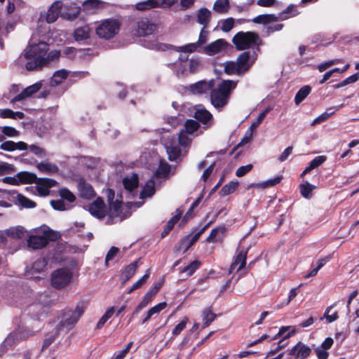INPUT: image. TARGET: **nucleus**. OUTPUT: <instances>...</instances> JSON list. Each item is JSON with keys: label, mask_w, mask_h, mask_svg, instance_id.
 <instances>
[{"label": "nucleus", "mask_w": 359, "mask_h": 359, "mask_svg": "<svg viewBox=\"0 0 359 359\" xmlns=\"http://www.w3.org/2000/svg\"><path fill=\"white\" fill-rule=\"evenodd\" d=\"M311 353V348L303 344L302 341H299L292 348L288 351L290 355H294L295 359H306Z\"/></svg>", "instance_id": "nucleus-12"}, {"label": "nucleus", "mask_w": 359, "mask_h": 359, "mask_svg": "<svg viewBox=\"0 0 359 359\" xmlns=\"http://www.w3.org/2000/svg\"><path fill=\"white\" fill-rule=\"evenodd\" d=\"M211 222L206 224L198 231L196 232L197 229H193L191 234L187 235L182 238L175 247V251L177 252L185 253L197 241L204 231L210 226Z\"/></svg>", "instance_id": "nucleus-5"}, {"label": "nucleus", "mask_w": 359, "mask_h": 359, "mask_svg": "<svg viewBox=\"0 0 359 359\" xmlns=\"http://www.w3.org/2000/svg\"><path fill=\"white\" fill-rule=\"evenodd\" d=\"M83 312V309L79 305L76 306L74 310L65 309L63 320L61 321L60 325L65 327L67 330H72L79 321Z\"/></svg>", "instance_id": "nucleus-7"}, {"label": "nucleus", "mask_w": 359, "mask_h": 359, "mask_svg": "<svg viewBox=\"0 0 359 359\" xmlns=\"http://www.w3.org/2000/svg\"><path fill=\"white\" fill-rule=\"evenodd\" d=\"M248 255V250H241L237 256L236 257L234 261L230 266L229 273L231 274L235 269L236 265L239 264V266L237 269V271H239L245 268L246 265V259Z\"/></svg>", "instance_id": "nucleus-20"}, {"label": "nucleus", "mask_w": 359, "mask_h": 359, "mask_svg": "<svg viewBox=\"0 0 359 359\" xmlns=\"http://www.w3.org/2000/svg\"><path fill=\"white\" fill-rule=\"evenodd\" d=\"M234 26V19L233 18H228L224 20L221 26V29L224 32L231 31Z\"/></svg>", "instance_id": "nucleus-54"}, {"label": "nucleus", "mask_w": 359, "mask_h": 359, "mask_svg": "<svg viewBox=\"0 0 359 359\" xmlns=\"http://www.w3.org/2000/svg\"><path fill=\"white\" fill-rule=\"evenodd\" d=\"M201 46L200 45L197 44V41L196 43H188L187 45H184L183 46L179 47V50L180 51L184 52V53H194L198 50V48H201Z\"/></svg>", "instance_id": "nucleus-52"}, {"label": "nucleus", "mask_w": 359, "mask_h": 359, "mask_svg": "<svg viewBox=\"0 0 359 359\" xmlns=\"http://www.w3.org/2000/svg\"><path fill=\"white\" fill-rule=\"evenodd\" d=\"M121 27V22L117 19L108 18L102 20L96 27L95 33L99 38L110 40L118 34Z\"/></svg>", "instance_id": "nucleus-4"}, {"label": "nucleus", "mask_w": 359, "mask_h": 359, "mask_svg": "<svg viewBox=\"0 0 359 359\" xmlns=\"http://www.w3.org/2000/svg\"><path fill=\"white\" fill-rule=\"evenodd\" d=\"M72 279V273L69 269L61 268L54 271L51 275V285L57 290L67 286Z\"/></svg>", "instance_id": "nucleus-6"}, {"label": "nucleus", "mask_w": 359, "mask_h": 359, "mask_svg": "<svg viewBox=\"0 0 359 359\" xmlns=\"http://www.w3.org/2000/svg\"><path fill=\"white\" fill-rule=\"evenodd\" d=\"M359 79V73H355L344 80L341 81V82L338 83L337 84H335L333 86V88L335 89L342 88L346 85L353 83L356 82Z\"/></svg>", "instance_id": "nucleus-45"}, {"label": "nucleus", "mask_w": 359, "mask_h": 359, "mask_svg": "<svg viewBox=\"0 0 359 359\" xmlns=\"http://www.w3.org/2000/svg\"><path fill=\"white\" fill-rule=\"evenodd\" d=\"M122 202L119 200H114L109 203V209L113 216H118L121 208Z\"/></svg>", "instance_id": "nucleus-50"}, {"label": "nucleus", "mask_w": 359, "mask_h": 359, "mask_svg": "<svg viewBox=\"0 0 359 359\" xmlns=\"http://www.w3.org/2000/svg\"><path fill=\"white\" fill-rule=\"evenodd\" d=\"M119 249L115 246L111 247L109 250L107 252L105 257V264H108L110 260H112L118 253Z\"/></svg>", "instance_id": "nucleus-60"}, {"label": "nucleus", "mask_w": 359, "mask_h": 359, "mask_svg": "<svg viewBox=\"0 0 359 359\" xmlns=\"http://www.w3.org/2000/svg\"><path fill=\"white\" fill-rule=\"evenodd\" d=\"M6 233L12 238L21 239L25 236L26 231L22 226H17L6 230Z\"/></svg>", "instance_id": "nucleus-35"}, {"label": "nucleus", "mask_w": 359, "mask_h": 359, "mask_svg": "<svg viewBox=\"0 0 359 359\" xmlns=\"http://www.w3.org/2000/svg\"><path fill=\"white\" fill-rule=\"evenodd\" d=\"M149 270H147V273L144 276H142L137 281L133 283L131 288L128 290V293L130 294L133 292L134 290H136L138 288H140L147 281L149 276Z\"/></svg>", "instance_id": "nucleus-49"}, {"label": "nucleus", "mask_w": 359, "mask_h": 359, "mask_svg": "<svg viewBox=\"0 0 359 359\" xmlns=\"http://www.w3.org/2000/svg\"><path fill=\"white\" fill-rule=\"evenodd\" d=\"M188 320V318L185 317L180 323H179L172 330V335L177 336L180 334L181 332L186 327Z\"/></svg>", "instance_id": "nucleus-56"}, {"label": "nucleus", "mask_w": 359, "mask_h": 359, "mask_svg": "<svg viewBox=\"0 0 359 359\" xmlns=\"http://www.w3.org/2000/svg\"><path fill=\"white\" fill-rule=\"evenodd\" d=\"M16 177L18 178V181H19V185L20 184H33L35 183L36 180H37V177L35 174L27 171H22L18 172L16 175Z\"/></svg>", "instance_id": "nucleus-25"}, {"label": "nucleus", "mask_w": 359, "mask_h": 359, "mask_svg": "<svg viewBox=\"0 0 359 359\" xmlns=\"http://www.w3.org/2000/svg\"><path fill=\"white\" fill-rule=\"evenodd\" d=\"M79 196L82 198L90 199L95 196V191L93 187L86 182L84 180H81L78 184Z\"/></svg>", "instance_id": "nucleus-21"}, {"label": "nucleus", "mask_w": 359, "mask_h": 359, "mask_svg": "<svg viewBox=\"0 0 359 359\" xmlns=\"http://www.w3.org/2000/svg\"><path fill=\"white\" fill-rule=\"evenodd\" d=\"M227 232V228L225 225L219 226L217 228L212 229L210 235L206 238L207 243H222L224 238Z\"/></svg>", "instance_id": "nucleus-16"}, {"label": "nucleus", "mask_w": 359, "mask_h": 359, "mask_svg": "<svg viewBox=\"0 0 359 359\" xmlns=\"http://www.w3.org/2000/svg\"><path fill=\"white\" fill-rule=\"evenodd\" d=\"M206 29L203 27L199 34L197 44L201 46H203L208 41V32L205 30Z\"/></svg>", "instance_id": "nucleus-63"}, {"label": "nucleus", "mask_w": 359, "mask_h": 359, "mask_svg": "<svg viewBox=\"0 0 359 359\" xmlns=\"http://www.w3.org/2000/svg\"><path fill=\"white\" fill-rule=\"evenodd\" d=\"M201 262L200 261L194 260L187 266L180 269V272L186 273L187 276H191L201 266Z\"/></svg>", "instance_id": "nucleus-38"}, {"label": "nucleus", "mask_w": 359, "mask_h": 359, "mask_svg": "<svg viewBox=\"0 0 359 359\" xmlns=\"http://www.w3.org/2000/svg\"><path fill=\"white\" fill-rule=\"evenodd\" d=\"M42 85L41 83H36L25 88L20 93L15 95L12 100L11 102L15 103L17 102L22 101L27 97L33 95L37 93L41 88Z\"/></svg>", "instance_id": "nucleus-15"}, {"label": "nucleus", "mask_w": 359, "mask_h": 359, "mask_svg": "<svg viewBox=\"0 0 359 359\" xmlns=\"http://www.w3.org/2000/svg\"><path fill=\"white\" fill-rule=\"evenodd\" d=\"M278 20L279 18L275 14H262L254 18L252 22L256 24L267 25Z\"/></svg>", "instance_id": "nucleus-26"}, {"label": "nucleus", "mask_w": 359, "mask_h": 359, "mask_svg": "<svg viewBox=\"0 0 359 359\" xmlns=\"http://www.w3.org/2000/svg\"><path fill=\"white\" fill-rule=\"evenodd\" d=\"M158 0H146L138 2L135 4V8L137 11H144L151 8H159Z\"/></svg>", "instance_id": "nucleus-29"}, {"label": "nucleus", "mask_w": 359, "mask_h": 359, "mask_svg": "<svg viewBox=\"0 0 359 359\" xmlns=\"http://www.w3.org/2000/svg\"><path fill=\"white\" fill-rule=\"evenodd\" d=\"M48 50V45L46 42H39L30 45L24 53L26 59H33L26 63L25 67L28 71H34L41 69L48 64V59L45 55Z\"/></svg>", "instance_id": "nucleus-1"}, {"label": "nucleus", "mask_w": 359, "mask_h": 359, "mask_svg": "<svg viewBox=\"0 0 359 359\" xmlns=\"http://www.w3.org/2000/svg\"><path fill=\"white\" fill-rule=\"evenodd\" d=\"M252 164L241 166L236 171V175L238 177H243L249 172L252 169Z\"/></svg>", "instance_id": "nucleus-61"}, {"label": "nucleus", "mask_w": 359, "mask_h": 359, "mask_svg": "<svg viewBox=\"0 0 359 359\" xmlns=\"http://www.w3.org/2000/svg\"><path fill=\"white\" fill-rule=\"evenodd\" d=\"M35 184H37L36 190L39 195L46 196L49 194V189L56 186L57 182L53 179L37 177Z\"/></svg>", "instance_id": "nucleus-13"}, {"label": "nucleus", "mask_w": 359, "mask_h": 359, "mask_svg": "<svg viewBox=\"0 0 359 359\" xmlns=\"http://www.w3.org/2000/svg\"><path fill=\"white\" fill-rule=\"evenodd\" d=\"M200 124L196 120L188 119L184 123L185 133L192 134L198 130Z\"/></svg>", "instance_id": "nucleus-46"}, {"label": "nucleus", "mask_w": 359, "mask_h": 359, "mask_svg": "<svg viewBox=\"0 0 359 359\" xmlns=\"http://www.w3.org/2000/svg\"><path fill=\"white\" fill-rule=\"evenodd\" d=\"M326 160V156H318L311 160L309 164L315 169L325 162Z\"/></svg>", "instance_id": "nucleus-62"}, {"label": "nucleus", "mask_w": 359, "mask_h": 359, "mask_svg": "<svg viewBox=\"0 0 359 359\" xmlns=\"http://www.w3.org/2000/svg\"><path fill=\"white\" fill-rule=\"evenodd\" d=\"M269 111H270V109L267 108V109H264L262 112H261L259 114L257 120L252 123V124L250 127V130H254L257 127H258V126L263 121V120L264 119V118L266 117L267 114L269 112Z\"/></svg>", "instance_id": "nucleus-53"}, {"label": "nucleus", "mask_w": 359, "mask_h": 359, "mask_svg": "<svg viewBox=\"0 0 359 359\" xmlns=\"http://www.w3.org/2000/svg\"><path fill=\"white\" fill-rule=\"evenodd\" d=\"M37 168L42 172L55 173L58 171L56 165L48 162H41L37 165Z\"/></svg>", "instance_id": "nucleus-39"}, {"label": "nucleus", "mask_w": 359, "mask_h": 359, "mask_svg": "<svg viewBox=\"0 0 359 359\" xmlns=\"http://www.w3.org/2000/svg\"><path fill=\"white\" fill-rule=\"evenodd\" d=\"M155 29L156 25L148 18H143L136 22L133 32L135 36H145L153 34Z\"/></svg>", "instance_id": "nucleus-9"}, {"label": "nucleus", "mask_w": 359, "mask_h": 359, "mask_svg": "<svg viewBox=\"0 0 359 359\" xmlns=\"http://www.w3.org/2000/svg\"><path fill=\"white\" fill-rule=\"evenodd\" d=\"M215 87V81L213 79L209 81H201L191 86L193 93L198 94L206 93Z\"/></svg>", "instance_id": "nucleus-18"}, {"label": "nucleus", "mask_w": 359, "mask_h": 359, "mask_svg": "<svg viewBox=\"0 0 359 359\" xmlns=\"http://www.w3.org/2000/svg\"><path fill=\"white\" fill-rule=\"evenodd\" d=\"M137 260H135L124 268L121 275L122 283H125L134 276L137 269Z\"/></svg>", "instance_id": "nucleus-23"}, {"label": "nucleus", "mask_w": 359, "mask_h": 359, "mask_svg": "<svg viewBox=\"0 0 359 359\" xmlns=\"http://www.w3.org/2000/svg\"><path fill=\"white\" fill-rule=\"evenodd\" d=\"M216 314L214 313L210 308L205 309L202 311V317H203V325L202 328L204 329L208 327L212 322H213L216 318Z\"/></svg>", "instance_id": "nucleus-30"}, {"label": "nucleus", "mask_w": 359, "mask_h": 359, "mask_svg": "<svg viewBox=\"0 0 359 359\" xmlns=\"http://www.w3.org/2000/svg\"><path fill=\"white\" fill-rule=\"evenodd\" d=\"M337 304V302H334L331 306H328L322 318H320V320H323V318H325L327 322L330 323L335 320H337L339 318L338 312L337 311H334L332 313L330 314L331 310L335 307Z\"/></svg>", "instance_id": "nucleus-36"}, {"label": "nucleus", "mask_w": 359, "mask_h": 359, "mask_svg": "<svg viewBox=\"0 0 359 359\" xmlns=\"http://www.w3.org/2000/svg\"><path fill=\"white\" fill-rule=\"evenodd\" d=\"M68 76V72L65 69L56 71L52 77L51 83L55 85H59Z\"/></svg>", "instance_id": "nucleus-40"}, {"label": "nucleus", "mask_w": 359, "mask_h": 359, "mask_svg": "<svg viewBox=\"0 0 359 359\" xmlns=\"http://www.w3.org/2000/svg\"><path fill=\"white\" fill-rule=\"evenodd\" d=\"M332 109V107L328 108L326 111L323 112L322 114H320L319 116L316 118L312 123V125H316L321 123L322 122L326 121L332 115H333L335 113V111H332V113H328V111H331Z\"/></svg>", "instance_id": "nucleus-47"}, {"label": "nucleus", "mask_w": 359, "mask_h": 359, "mask_svg": "<svg viewBox=\"0 0 359 359\" xmlns=\"http://www.w3.org/2000/svg\"><path fill=\"white\" fill-rule=\"evenodd\" d=\"M15 172L13 165L6 162L0 163V175L11 174Z\"/></svg>", "instance_id": "nucleus-51"}, {"label": "nucleus", "mask_w": 359, "mask_h": 359, "mask_svg": "<svg viewBox=\"0 0 359 359\" xmlns=\"http://www.w3.org/2000/svg\"><path fill=\"white\" fill-rule=\"evenodd\" d=\"M224 72L227 75L243 76L236 61H227L224 63Z\"/></svg>", "instance_id": "nucleus-28"}, {"label": "nucleus", "mask_w": 359, "mask_h": 359, "mask_svg": "<svg viewBox=\"0 0 359 359\" xmlns=\"http://www.w3.org/2000/svg\"><path fill=\"white\" fill-rule=\"evenodd\" d=\"M299 14L294 4H290L285 10L278 14V18L281 20H287L291 17L297 16Z\"/></svg>", "instance_id": "nucleus-32"}, {"label": "nucleus", "mask_w": 359, "mask_h": 359, "mask_svg": "<svg viewBox=\"0 0 359 359\" xmlns=\"http://www.w3.org/2000/svg\"><path fill=\"white\" fill-rule=\"evenodd\" d=\"M50 239L47 235H31L27 239V245L33 250H39L45 248Z\"/></svg>", "instance_id": "nucleus-14"}, {"label": "nucleus", "mask_w": 359, "mask_h": 359, "mask_svg": "<svg viewBox=\"0 0 359 359\" xmlns=\"http://www.w3.org/2000/svg\"><path fill=\"white\" fill-rule=\"evenodd\" d=\"M257 59V53L255 50H247L238 55L236 61L243 76L250 71Z\"/></svg>", "instance_id": "nucleus-8"}, {"label": "nucleus", "mask_w": 359, "mask_h": 359, "mask_svg": "<svg viewBox=\"0 0 359 359\" xmlns=\"http://www.w3.org/2000/svg\"><path fill=\"white\" fill-rule=\"evenodd\" d=\"M229 7V0H216L213 6L214 10L221 14L226 13Z\"/></svg>", "instance_id": "nucleus-37"}, {"label": "nucleus", "mask_w": 359, "mask_h": 359, "mask_svg": "<svg viewBox=\"0 0 359 359\" xmlns=\"http://www.w3.org/2000/svg\"><path fill=\"white\" fill-rule=\"evenodd\" d=\"M154 193H155V188H154V182L151 181L146 184L145 187L143 188V189L140 192V197L142 198L151 197L154 194Z\"/></svg>", "instance_id": "nucleus-44"}, {"label": "nucleus", "mask_w": 359, "mask_h": 359, "mask_svg": "<svg viewBox=\"0 0 359 359\" xmlns=\"http://www.w3.org/2000/svg\"><path fill=\"white\" fill-rule=\"evenodd\" d=\"M229 46V43L224 39H219L208 44L203 48V53L208 55L213 56Z\"/></svg>", "instance_id": "nucleus-11"}, {"label": "nucleus", "mask_w": 359, "mask_h": 359, "mask_svg": "<svg viewBox=\"0 0 359 359\" xmlns=\"http://www.w3.org/2000/svg\"><path fill=\"white\" fill-rule=\"evenodd\" d=\"M239 184L238 182L231 181L228 184H225L220 190V194L222 196H226L233 193L238 187Z\"/></svg>", "instance_id": "nucleus-41"}, {"label": "nucleus", "mask_w": 359, "mask_h": 359, "mask_svg": "<svg viewBox=\"0 0 359 359\" xmlns=\"http://www.w3.org/2000/svg\"><path fill=\"white\" fill-rule=\"evenodd\" d=\"M138 184L139 178L138 175L135 173L133 174L130 177H126L123 180V185L124 188L129 191H132L137 188Z\"/></svg>", "instance_id": "nucleus-27"}, {"label": "nucleus", "mask_w": 359, "mask_h": 359, "mask_svg": "<svg viewBox=\"0 0 359 359\" xmlns=\"http://www.w3.org/2000/svg\"><path fill=\"white\" fill-rule=\"evenodd\" d=\"M50 204L52 208L56 210L63 211L66 210L65 204L62 199L52 200Z\"/></svg>", "instance_id": "nucleus-59"}, {"label": "nucleus", "mask_w": 359, "mask_h": 359, "mask_svg": "<svg viewBox=\"0 0 359 359\" xmlns=\"http://www.w3.org/2000/svg\"><path fill=\"white\" fill-rule=\"evenodd\" d=\"M316 189L315 185L311 184L309 182H305L299 185V191L301 195L305 198L312 197V191Z\"/></svg>", "instance_id": "nucleus-33"}, {"label": "nucleus", "mask_w": 359, "mask_h": 359, "mask_svg": "<svg viewBox=\"0 0 359 359\" xmlns=\"http://www.w3.org/2000/svg\"><path fill=\"white\" fill-rule=\"evenodd\" d=\"M238 81L223 80L217 88L210 90L211 104L217 109H222L227 104L232 90L235 89Z\"/></svg>", "instance_id": "nucleus-2"}, {"label": "nucleus", "mask_w": 359, "mask_h": 359, "mask_svg": "<svg viewBox=\"0 0 359 359\" xmlns=\"http://www.w3.org/2000/svg\"><path fill=\"white\" fill-rule=\"evenodd\" d=\"M211 19V12L206 8H201L197 14V22L202 25L204 28H208Z\"/></svg>", "instance_id": "nucleus-24"}, {"label": "nucleus", "mask_w": 359, "mask_h": 359, "mask_svg": "<svg viewBox=\"0 0 359 359\" xmlns=\"http://www.w3.org/2000/svg\"><path fill=\"white\" fill-rule=\"evenodd\" d=\"M88 211L94 217L103 219L107 215V207L101 197H97L88 206Z\"/></svg>", "instance_id": "nucleus-10"}, {"label": "nucleus", "mask_w": 359, "mask_h": 359, "mask_svg": "<svg viewBox=\"0 0 359 359\" xmlns=\"http://www.w3.org/2000/svg\"><path fill=\"white\" fill-rule=\"evenodd\" d=\"M168 160L170 161H176L181 155L182 151L178 146H171L167 148Z\"/></svg>", "instance_id": "nucleus-43"}, {"label": "nucleus", "mask_w": 359, "mask_h": 359, "mask_svg": "<svg viewBox=\"0 0 359 359\" xmlns=\"http://www.w3.org/2000/svg\"><path fill=\"white\" fill-rule=\"evenodd\" d=\"M311 91V87L310 86H304L302 87L295 95V104L297 105L299 104L310 94Z\"/></svg>", "instance_id": "nucleus-34"}, {"label": "nucleus", "mask_w": 359, "mask_h": 359, "mask_svg": "<svg viewBox=\"0 0 359 359\" xmlns=\"http://www.w3.org/2000/svg\"><path fill=\"white\" fill-rule=\"evenodd\" d=\"M90 37V28L88 26L76 28L74 32V38L76 41H81Z\"/></svg>", "instance_id": "nucleus-31"}, {"label": "nucleus", "mask_w": 359, "mask_h": 359, "mask_svg": "<svg viewBox=\"0 0 359 359\" xmlns=\"http://www.w3.org/2000/svg\"><path fill=\"white\" fill-rule=\"evenodd\" d=\"M232 43L238 50L255 48L259 52L263 41L257 32L241 31L233 36Z\"/></svg>", "instance_id": "nucleus-3"}, {"label": "nucleus", "mask_w": 359, "mask_h": 359, "mask_svg": "<svg viewBox=\"0 0 359 359\" xmlns=\"http://www.w3.org/2000/svg\"><path fill=\"white\" fill-rule=\"evenodd\" d=\"M341 62V60L340 59L331 60L324 63L320 64L319 65H318L317 68L320 72H323L331 66L339 63Z\"/></svg>", "instance_id": "nucleus-55"}, {"label": "nucleus", "mask_w": 359, "mask_h": 359, "mask_svg": "<svg viewBox=\"0 0 359 359\" xmlns=\"http://www.w3.org/2000/svg\"><path fill=\"white\" fill-rule=\"evenodd\" d=\"M201 65V62L198 59L191 58L189 62V70L191 73H196L199 67Z\"/></svg>", "instance_id": "nucleus-64"}, {"label": "nucleus", "mask_w": 359, "mask_h": 359, "mask_svg": "<svg viewBox=\"0 0 359 359\" xmlns=\"http://www.w3.org/2000/svg\"><path fill=\"white\" fill-rule=\"evenodd\" d=\"M7 193L8 195L11 196L13 198H15L18 201V204L22 208H34L36 205V203L34 201L27 198L22 194L18 193L15 190L8 191Z\"/></svg>", "instance_id": "nucleus-17"}, {"label": "nucleus", "mask_w": 359, "mask_h": 359, "mask_svg": "<svg viewBox=\"0 0 359 359\" xmlns=\"http://www.w3.org/2000/svg\"><path fill=\"white\" fill-rule=\"evenodd\" d=\"M194 118L203 124L211 123L213 119L212 114L205 108L196 109L194 112Z\"/></svg>", "instance_id": "nucleus-22"}, {"label": "nucleus", "mask_w": 359, "mask_h": 359, "mask_svg": "<svg viewBox=\"0 0 359 359\" xmlns=\"http://www.w3.org/2000/svg\"><path fill=\"white\" fill-rule=\"evenodd\" d=\"M170 171V165L166 163L161 161L158 168L156 172V175L158 177H166Z\"/></svg>", "instance_id": "nucleus-42"}, {"label": "nucleus", "mask_w": 359, "mask_h": 359, "mask_svg": "<svg viewBox=\"0 0 359 359\" xmlns=\"http://www.w3.org/2000/svg\"><path fill=\"white\" fill-rule=\"evenodd\" d=\"M3 134L7 137H12L18 135V131L13 127L11 126H4L1 128Z\"/></svg>", "instance_id": "nucleus-57"}, {"label": "nucleus", "mask_w": 359, "mask_h": 359, "mask_svg": "<svg viewBox=\"0 0 359 359\" xmlns=\"http://www.w3.org/2000/svg\"><path fill=\"white\" fill-rule=\"evenodd\" d=\"M296 333V330L294 329H292L290 332H289L287 334H285L282 339H280L278 343V346H276L278 349L281 350L287 344V340L290 337L294 335Z\"/></svg>", "instance_id": "nucleus-58"}, {"label": "nucleus", "mask_w": 359, "mask_h": 359, "mask_svg": "<svg viewBox=\"0 0 359 359\" xmlns=\"http://www.w3.org/2000/svg\"><path fill=\"white\" fill-rule=\"evenodd\" d=\"M59 194L62 199H65L69 203H72L76 200V197L74 194L67 188H62L60 189Z\"/></svg>", "instance_id": "nucleus-48"}, {"label": "nucleus", "mask_w": 359, "mask_h": 359, "mask_svg": "<svg viewBox=\"0 0 359 359\" xmlns=\"http://www.w3.org/2000/svg\"><path fill=\"white\" fill-rule=\"evenodd\" d=\"M62 7V2L60 1H57L52 4L46 15V22L48 23H53L57 20L59 15L61 13Z\"/></svg>", "instance_id": "nucleus-19"}]
</instances>
